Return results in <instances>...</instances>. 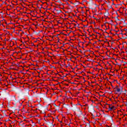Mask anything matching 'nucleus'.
<instances>
[{
  "label": "nucleus",
  "instance_id": "obj_11",
  "mask_svg": "<svg viewBox=\"0 0 127 127\" xmlns=\"http://www.w3.org/2000/svg\"><path fill=\"white\" fill-rule=\"evenodd\" d=\"M57 10L58 13H60L61 12H62V11H61V10Z\"/></svg>",
  "mask_w": 127,
  "mask_h": 127
},
{
  "label": "nucleus",
  "instance_id": "obj_10",
  "mask_svg": "<svg viewBox=\"0 0 127 127\" xmlns=\"http://www.w3.org/2000/svg\"><path fill=\"white\" fill-rule=\"evenodd\" d=\"M89 86H91L92 87V88H94V85H91V84H92V83H90V82H88Z\"/></svg>",
  "mask_w": 127,
  "mask_h": 127
},
{
  "label": "nucleus",
  "instance_id": "obj_3",
  "mask_svg": "<svg viewBox=\"0 0 127 127\" xmlns=\"http://www.w3.org/2000/svg\"><path fill=\"white\" fill-rule=\"evenodd\" d=\"M43 108V106L40 105L38 108L36 109V110H38L39 111H40L41 109Z\"/></svg>",
  "mask_w": 127,
  "mask_h": 127
},
{
  "label": "nucleus",
  "instance_id": "obj_56",
  "mask_svg": "<svg viewBox=\"0 0 127 127\" xmlns=\"http://www.w3.org/2000/svg\"><path fill=\"white\" fill-rule=\"evenodd\" d=\"M109 65H110V66H112V65H111V64H109Z\"/></svg>",
  "mask_w": 127,
  "mask_h": 127
},
{
  "label": "nucleus",
  "instance_id": "obj_9",
  "mask_svg": "<svg viewBox=\"0 0 127 127\" xmlns=\"http://www.w3.org/2000/svg\"><path fill=\"white\" fill-rule=\"evenodd\" d=\"M107 6L109 7V8H113V7L110 5V4H108L107 5Z\"/></svg>",
  "mask_w": 127,
  "mask_h": 127
},
{
  "label": "nucleus",
  "instance_id": "obj_55",
  "mask_svg": "<svg viewBox=\"0 0 127 127\" xmlns=\"http://www.w3.org/2000/svg\"><path fill=\"white\" fill-rule=\"evenodd\" d=\"M124 30L126 31V30H127V29H124Z\"/></svg>",
  "mask_w": 127,
  "mask_h": 127
},
{
  "label": "nucleus",
  "instance_id": "obj_1",
  "mask_svg": "<svg viewBox=\"0 0 127 127\" xmlns=\"http://www.w3.org/2000/svg\"><path fill=\"white\" fill-rule=\"evenodd\" d=\"M121 93V88H117L116 90H115V94H118V93Z\"/></svg>",
  "mask_w": 127,
  "mask_h": 127
},
{
  "label": "nucleus",
  "instance_id": "obj_12",
  "mask_svg": "<svg viewBox=\"0 0 127 127\" xmlns=\"http://www.w3.org/2000/svg\"><path fill=\"white\" fill-rule=\"evenodd\" d=\"M120 89H121V94H122V93H123V92H124V91H123V87H121L120 88Z\"/></svg>",
  "mask_w": 127,
  "mask_h": 127
},
{
  "label": "nucleus",
  "instance_id": "obj_53",
  "mask_svg": "<svg viewBox=\"0 0 127 127\" xmlns=\"http://www.w3.org/2000/svg\"><path fill=\"white\" fill-rule=\"evenodd\" d=\"M107 37H110V36H107Z\"/></svg>",
  "mask_w": 127,
  "mask_h": 127
},
{
  "label": "nucleus",
  "instance_id": "obj_29",
  "mask_svg": "<svg viewBox=\"0 0 127 127\" xmlns=\"http://www.w3.org/2000/svg\"><path fill=\"white\" fill-rule=\"evenodd\" d=\"M31 45H34V44H33V43H32Z\"/></svg>",
  "mask_w": 127,
  "mask_h": 127
},
{
  "label": "nucleus",
  "instance_id": "obj_26",
  "mask_svg": "<svg viewBox=\"0 0 127 127\" xmlns=\"http://www.w3.org/2000/svg\"><path fill=\"white\" fill-rule=\"evenodd\" d=\"M70 3H72V4H75V3H73L72 2H70Z\"/></svg>",
  "mask_w": 127,
  "mask_h": 127
},
{
  "label": "nucleus",
  "instance_id": "obj_52",
  "mask_svg": "<svg viewBox=\"0 0 127 127\" xmlns=\"http://www.w3.org/2000/svg\"><path fill=\"white\" fill-rule=\"evenodd\" d=\"M86 38H89L88 37H87V36H85Z\"/></svg>",
  "mask_w": 127,
  "mask_h": 127
},
{
  "label": "nucleus",
  "instance_id": "obj_38",
  "mask_svg": "<svg viewBox=\"0 0 127 127\" xmlns=\"http://www.w3.org/2000/svg\"><path fill=\"white\" fill-rule=\"evenodd\" d=\"M120 34H122V35H124V34L123 33H120Z\"/></svg>",
  "mask_w": 127,
  "mask_h": 127
},
{
  "label": "nucleus",
  "instance_id": "obj_62",
  "mask_svg": "<svg viewBox=\"0 0 127 127\" xmlns=\"http://www.w3.org/2000/svg\"><path fill=\"white\" fill-rule=\"evenodd\" d=\"M59 34H58V35H57V36H59Z\"/></svg>",
  "mask_w": 127,
  "mask_h": 127
},
{
  "label": "nucleus",
  "instance_id": "obj_4",
  "mask_svg": "<svg viewBox=\"0 0 127 127\" xmlns=\"http://www.w3.org/2000/svg\"><path fill=\"white\" fill-rule=\"evenodd\" d=\"M109 111H112L113 109L115 108V106H112V107H111V106H109Z\"/></svg>",
  "mask_w": 127,
  "mask_h": 127
},
{
  "label": "nucleus",
  "instance_id": "obj_34",
  "mask_svg": "<svg viewBox=\"0 0 127 127\" xmlns=\"http://www.w3.org/2000/svg\"><path fill=\"white\" fill-rule=\"evenodd\" d=\"M82 79H83V80H85V77H82Z\"/></svg>",
  "mask_w": 127,
  "mask_h": 127
},
{
  "label": "nucleus",
  "instance_id": "obj_45",
  "mask_svg": "<svg viewBox=\"0 0 127 127\" xmlns=\"http://www.w3.org/2000/svg\"><path fill=\"white\" fill-rule=\"evenodd\" d=\"M44 67H46L45 65H43V68H44Z\"/></svg>",
  "mask_w": 127,
  "mask_h": 127
},
{
  "label": "nucleus",
  "instance_id": "obj_18",
  "mask_svg": "<svg viewBox=\"0 0 127 127\" xmlns=\"http://www.w3.org/2000/svg\"><path fill=\"white\" fill-rule=\"evenodd\" d=\"M34 33H36V34H39V33H40V32L37 33V32H36V31H34Z\"/></svg>",
  "mask_w": 127,
  "mask_h": 127
},
{
  "label": "nucleus",
  "instance_id": "obj_20",
  "mask_svg": "<svg viewBox=\"0 0 127 127\" xmlns=\"http://www.w3.org/2000/svg\"><path fill=\"white\" fill-rule=\"evenodd\" d=\"M83 26H84V27H87V26H88V24H87V25H84Z\"/></svg>",
  "mask_w": 127,
  "mask_h": 127
},
{
  "label": "nucleus",
  "instance_id": "obj_22",
  "mask_svg": "<svg viewBox=\"0 0 127 127\" xmlns=\"http://www.w3.org/2000/svg\"><path fill=\"white\" fill-rule=\"evenodd\" d=\"M92 17H93V18H94V19H97V18H96V17H95V16H93Z\"/></svg>",
  "mask_w": 127,
  "mask_h": 127
},
{
  "label": "nucleus",
  "instance_id": "obj_15",
  "mask_svg": "<svg viewBox=\"0 0 127 127\" xmlns=\"http://www.w3.org/2000/svg\"><path fill=\"white\" fill-rule=\"evenodd\" d=\"M85 127H90V124H86Z\"/></svg>",
  "mask_w": 127,
  "mask_h": 127
},
{
  "label": "nucleus",
  "instance_id": "obj_64",
  "mask_svg": "<svg viewBox=\"0 0 127 127\" xmlns=\"http://www.w3.org/2000/svg\"><path fill=\"white\" fill-rule=\"evenodd\" d=\"M116 14H118V12L116 13Z\"/></svg>",
  "mask_w": 127,
  "mask_h": 127
},
{
  "label": "nucleus",
  "instance_id": "obj_27",
  "mask_svg": "<svg viewBox=\"0 0 127 127\" xmlns=\"http://www.w3.org/2000/svg\"><path fill=\"white\" fill-rule=\"evenodd\" d=\"M101 47L100 46H99V47H97V48H100Z\"/></svg>",
  "mask_w": 127,
  "mask_h": 127
},
{
  "label": "nucleus",
  "instance_id": "obj_31",
  "mask_svg": "<svg viewBox=\"0 0 127 127\" xmlns=\"http://www.w3.org/2000/svg\"><path fill=\"white\" fill-rule=\"evenodd\" d=\"M125 39H127V36H126V37L124 38Z\"/></svg>",
  "mask_w": 127,
  "mask_h": 127
},
{
  "label": "nucleus",
  "instance_id": "obj_42",
  "mask_svg": "<svg viewBox=\"0 0 127 127\" xmlns=\"http://www.w3.org/2000/svg\"><path fill=\"white\" fill-rule=\"evenodd\" d=\"M54 10H56V8H55L54 9Z\"/></svg>",
  "mask_w": 127,
  "mask_h": 127
},
{
  "label": "nucleus",
  "instance_id": "obj_5",
  "mask_svg": "<svg viewBox=\"0 0 127 127\" xmlns=\"http://www.w3.org/2000/svg\"><path fill=\"white\" fill-rule=\"evenodd\" d=\"M115 81H116L117 84H121V82H119V81H118V80H114V81H113L112 83H114V82H115Z\"/></svg>",
  "mask_w": 127,
  "mask_h": 127
},
{
  "label": "nucleus",
  "instance_id": "obj_48",
  "mask_svg": "<svg viewBox=\"0 0 127 127\" xmlns=\"http://www.w3.org/2000/svg\"><path fill=\"white\" fill-rule=\"evenodd\" d=\"M98 41H99L100 42H101V40H98Z\"/></svg>",
  "mask_w": 127,
  "mask_h": 127
},
{
  "label": "nucleus",
  "instance_id": "obj_19",
  "mask_svg": "<svg viewBox=\"0 0 127 127\" xmlns=\"http://www.w3.org/2000/svg\"><path fill=\"white\" fill-rule=\"evenodd\" d=\"M114 31H115V32H119V31H120V30H118V31H116V30H114Z\"/></svg>",
  "mask_w": 127,
  "mask_h": 127
},
{
  "label": "nucleus",
  "instance_id": "obj_63",
  "mask_svg": "<svg viewBox=\"0 0 127 127\" xmlns=\"http://www.w3.org/2000/svg\"><path fill=\"white\" fill-rule=\"evenodd\" d=\"M89 43H91V42H89Z\"/></svg>",
  "mask_w": 127,
  "mask_h": 127
},
{
  "label": "nucleus",
  "instance_id": "obj_46",
  "mask_svg": "<svg viewBox=\"0 0 127 127\" xmlns=\"http://www.w3.org/2000/svg\"><path fill=\"white\" fill-rule=\"evenodd\" d=\"M62 3V5H64V3Z\"/></svg>",
  "mask_w": 127,
  "mask_h": 127
},
{
  "label": "nucleus",
  "instance_id": "obj_50",
  "mask_svg": "<svg viewBox=\"0 0 127 127\" xmlns=\"http://www.w3.org/2000/svg\"><path fill=\"white\" fill-rule=\"evenodd\" d=\"M72 70H75V68H72Z\"/></svg>",
  "mask_w": 127,
  "mask_h": 127
},
{
  "label": "nucleus",
  "instance_id": "obj_54",
  "mask_svg": "<svg viewBox=\"0 0 127 127\" xmlns=\"http://www.w3.org/2000/svg\"><path fill=\"white\" fill-rule=\"evenodd\" d=\"M110 85H112V82H110Z\"/></svg>",
  "mask_w": 127,
  "mask_h": 127
},
{
  "label": "nucleus",
  "instance_id": "obj_17",
  "mask_svg": "<svg viewBox=\"0 0 127 127\" xmlns=\"http://www.w3.org/2000/svg\"><path fill=\"white\" fill-rule=\"evenodd\" d=\"M115 18L116 20H119V21H121V20L119 19V18H118V17H115Z\"/></svg>",
  "mask_w": 127,
  "mask_h": 127
},
{
  "label": "nucleus",
  "instance_id": "obj_23",
  "mask_svg": "<svg viewBox=\"0 0 127 127\" xmlns=\"http://www.w3.org/2000/svg\"><path fill=\"white\" fill-rule=\"evenodd\" d=\"M58 2H60L61 3H62V2H61V1H60V0H59L58 1Z\"/></svg>",
  "mask_w": 127,
  "mask_h": 127
},
{
  "label": "nucleus",
  "instance_id": "obj_43",
  "mask_svg": "<svg viewBox=\"0 0 127 127\" xmlns=\"http://www.w3.org/2000/svg\"><path fill=\"white\" fill-rule=\"evenodd\" d=\"M43 114H45V112H43Z\"/></svg>",
  "mask_w": 127,
  "mask_h": 127
},
{
  "label": "nucleus",
  "instance_id": "obj_61",
  "mask_svg": "<svg viewBox=\"0 0 127 127\" xmlns=\"http://www.w3.org/2000/svg\"><path fill=\"white\" fill-rule=\"evenodd\" d=\"M54 126H55V125H53V127H54Z\"/></svg>",
  "mask_w": 127,
  "mask_h": 127
},
{
  "label": "nucleus",
  "instance_id": "obj_39",
  "mask_svg": "<svg viewBox=\"0 0 127 127\" xmlns=\"http://www.w3.org/2000/svg\"><path fill=\"white\" fill-rule=\"evenodd\" d=\"M96 34H100V33H98V32H96Z\"/></svg>",
  "mask_w": 127,
  "mask_h": 127
},
{
  "label": "nucleus",
  "instance_id": "obj_2",
  "mask_svg": "<svg viewBox=\"0 0 127 127\" xmlns=\"http://www.w3.org/2000/svg\"><path fill=\"white\" fill-rule=\"evenodd\" d=\"M46 124L48 126H53V123H50V122H49V121L46 122Z\"/></svg>",
  "mask_w": 127,
  "mask_h": 127
},
{
  "label": "nucleus",
  "instance_id": "obj_59",
  "mask_svg": "<svg viewBox=\"0 0 127 127\" xmlns=\"http://www.w3.org/2000/svg\"><path fill=\"white\" fill-rule=\"evenodd\" d=\"M74 68H77V65Z\"/></svg>",
  "mask_w": 127,
  "mask_h": 127
},
{
  "label": "nucleus",
  "instance_id": "obj_47",
  "mask_svg": "<svg viewBox=\"0 0 127 127\" xmlns=\"http://www.w3.org/2000/svg\"><path fill=\"white\" fill-rule=\"evenodd\" d=\"M111 86L113 88H114V86H113V85H111Z\"/></svg>",
  "mask_w": 127,
  "mask_h": 127
},
{
  "label": "nucleus",
  "instance_id": "obj_36",
  "mask_svg": "<svg viewBox=\"0 0 127 127\" xmlns=\"http://www.w3.org/2000/svg\"><path fill=\"white\" fill-rule=\"evenodd\" d=\"M91 83H96V82H95V81H93V82L92 81Z\"/></svg>",
  "mask_w": 127,
  "mask_h": 127
},
{
  "label": "nucleus",
  "instance_id": "obj_25",
  "mask_svg": "<svg viewBox=\"0 0 127 127\" xmlns=\"http://www.w3.org/2000/svg\"><path fill=\"white\" fill-rule=\"evenodd\" d=\"M79 93H80V92H76V95H78V94H79Z\"/></svg>",
  "mask_w": 127,
  "mask_h": 127
},
{
  "label": "nucleus",
  "instance_id": "obj_8",
  "mask_svg": "<svg viewBox=\"0 0 127 127\" xmlns=\"http://www.w3.org/2000/svg\"><path fill=\"white\" fill-rule=\"evenodd\" d=\"M91 111H92V112H93V113H95L96 112L95 111V109H94V108H91Z\"/></svg>",
  "mask_w": 127,
  "mask_h": 127
},
{
  "label": "nucleus",
  "instance_id": "obj_30",
  "mask_svg": "<svg viewBox=\"0 0 127 127\" xmlns=\"http://www.w3.org/2000/svg\"><path fill=\"white\" fill-rule=\"evenodd\" d=\"M114 26L117 28V25H115Z\"/></svg>",
  "mask_w": 127,
  "mask_h": 127
},
{
  "label": "nucleus",
  "instance_id": "obj_60",
  "mask_svg": "<svg viewBox=\"0 0 127 127\" xmlns=\"http://www.w3.org/2000/svg\"><path fill=\"white\" fill-rule=\"evenodd\" d=\"M57 119L58 120V117H57Z\"/></svg>",
  "mask_w": 127,
  "mask_h": 127
},
{
  "label": "nucleus",
  "instance_id": "obj_35",
  "mask_svg": "<svg viewBox=\"0 0 127 127\" xmlns=\"http://www.w3.org/2000/svg\"><path fill=\"white\" fill-rule=\"evenodd\" d=\"M117 5H122V4H117Z\"/></svg>",
  "mask_w": 127,
  "mask_h": 127
},
{
  "label": "nucleus",
  "instance_id": "obj_28",
  "mask_svg": "<svg viewBox=\"0 0 127 127\" xmlns=\"http://www.w3.org/2000/svg\"><path fill=\"white\" fill-rule=\"evenodd\" d=\"M66 86H69L68 84H65Z\"/></svg>",
  "mask_w": 127,
  "mask_h": 127
},
{
  "label": "nucleus",
  "instance_id": "obj_7",
  "mask_svg": "<svg viewBox=\"0 0 127 127\" xmlns=\"http://www.w3.org/2000/svg\"><path fill=\"white\" fill-rule=\"evenodd\" d=\"M11 81V82H12V83H17H17H18V82H17V81H16V80H10Z\"/></svg>",
  "mask_w": 127,
  "mask_h": 127
},
{
  "label": "nucleus",
  "instance_id": "obj_13",
  "mask_svg": "<svg viewBox=\"0 0 127 127\" xmlns=\"http://www.w3.org/2000/svg\"><path fill=\"white\" fill-rule=\"evenodd\" d=\"M67 82H68V83H70V84H75V82H70L69 80H67Z\"/></svg>",
  "mask_w": 127,
  "mask_h": 127
},
{
  "label": "nucleus",
  "instance_id": "obj_21",
  "mask_svg": "<svg viewBox=\"0 0 127 127\" xmlns=\"http://www.w3.org/2000/svg\"><path fill=\"white\" fill-rule=\"evenodd\" d=\"M104 1H105V3H108V2H107V1H106V0H104Z\"/></svg>",
  "mask_w": 127,
  "mask_h": 127
},
{
  "label": "nucleus",
  "instance_id": "obj_40",
  "mask_svg": "<svg viewBox=\"0 0 127 127\" xmlns=\"http://www.w3.org/2000/svg\"><path fill=\"white\" fill-rule=\"evenodd\" d=\"M124 35H126L127 34L126 33H125V34H123Z\"/></svg>",
  "mask_w": 127,
  "mask_h": 127
},
{
  "label": "nucleus",
  "instance_id": "obj_49",
  "mask_svg": "<svg viewBox=\"0 0 127 127\" xmlns=\"http://www.w3.org/2000/svg\"><path fill=\"white\" fill-rule=\"evenodd\" d=\"M107 89H111V87H109V88H107Z\"/></svg>",
  "mask_w": 127,
  "mask_h": 127
},
{
  "label": "nucleus",
  "instance_id": "obj_57",
  "mask_svg": "<svg viewBox=\"0 0 127 127\" xmlns=\"http://www.w3.org/2000/svg\"><path fill=\"white\" fill-rule=\"evenodd\" d=\"M66 3H67V4H69V3H68V2H66Z\"/></svg>",
  "mask_w": 127,
  "mask_h": 127
},
{
  "label": "nucleus",
  "instance_id": "obj_24",
  "mask_svg": "<svg viewBox=\"0 0 127 127\" xmlns=\"http://www.w3.org/2000/svg\"><path fill=\"white\" fill-rule=\"evenodd\" d=\"M117 87H118V86H116V88H114V89L116 90V89L118 88Z\"/></svg>",
  "mask_w": 127,
  "mask_h": 127
},
{
  "label": "nucleus",
  "instance_id": "obj_51",
  "mask_svg": "<svg viewBox=\"0 0 127 127\" xmlns=\"http://www.w3.org/2000/svg\"><path fill=\"white\" fill-rule=\"evenodd\" d=\"M92 116L93 117H94V115H93V114H92Z\"/></svg>",
  "mask_w": 127,
  "mask_h": 127
},
{
  "label": "nucleus",
  "instance_id": "obj_16",
  "mask_svg": "<svg viewBox=\"0 0 127 127\" xmlns=\"http://www.w3.org/2000/svg\"><path fill=\"white\" fill-rule=\"evenodd\" d=\"M122 20H123L124 23H126V20L124 18H122Z\"/></svg>",
  "mask_w": 127,
  "mask_h": 127
},
{
  "label": "nucleus",
  "instance_id": "obj_14",
  "mask_svg": "<svg viewBox=\"0 0 127 127\" xmlns=\"http://www.w3.org/2000/svg\"><path fill=\"white\" fill-rule=\"evenodd\" d=\"M68 66H70V68H72V66H71V65L68 64V65L65 66V68H68Z\"/></svg>",
  "mask_w": 127,
  "mask_h": 127
},
{
  "label": "nucleus",
  "instance_id": "obj_6",
  "mask_svg": "<svg viewBox=\"0 0 127 127\" xmlns=\"http://www.w3.org/2000/svg\"><path fill=\"white\" fill-rule=\"evenodd\" d=\"M105 16H106L107 17H108V15H109V12H106V13L105 14Z\"/></svg>",
  "mask_w": 127,
  "mask_h": 127
},
{
  "label": "nucleus",
  "instance_id": "obj_33",
  "mask_svg": "<svg viewBox=\"0 0 127 127\" xmlns=\"http://www.w3.org/2000/svg\"><path fill=\"white\" fill-rule=\"evenodd\" d=\"M112 5H115V3H112Z\"/></svg>",
  "mask_w": 127,
  "mask_h": 127
},
{
  "label": "nucleus",
  "instance_id": "obj_32",
  "mask_svg": "<svg viewBox=\"0 0 127 127\" xmlns=\"http://www.w3.org/2000/svg\"><path fill=\"white\" fill-rule=\"evenodd\" d=\"M124 48H125V47H124V46H123V47H122V49H124Z\"/></svg>",
  "mask_w": 127,
  "mask_h": 127
},
{
  "label": "nucleus",
  "instance_id": "obj_41",
  "mask_svg": "<svg viewBox=\"0 0 127 127\" xmlns=\"http://www.w3.org/2000/svg\"><path fill=\"white\" fill-rule=\"evenodd\" d=\"M94 32H96V30H93Z\"/></svg>",
  "mask_w": 127,
  "mask_h": 127
},
{
  "label": "nucleus",
  "instance_id": "obj_37",
  "mask_svg": "<svg viewBox=\"0 0 127 127\" xmlns=\"http://www.w3.org/2000/svg\"><path fill=\"white\" fill-rule=\"evenodd\" d=\"M120 80H124V77H123V78L120 79Z\"/></svg>",
  "mask_w": 127,
  "mask_h": 127
},
{
  "label": "nucleus",
  "instance_id": "obj_58",
  "mask_svg": "<svg viewBox=\"0 0 127 127\" xmlns=\"http://www.w3.org/2000/svg\"><path fill=\"white\" fill-rule=\"evenodd\" d=\"M70 33L67 34V35H69Z\"/></svg>",
  "mask_w": 127,
  "mask_h": 127
},
{
  "label": "nucleus",
  "instance_id": "obj_44",
  "mask_svg": "<svg viewBox=\"0 0 127 127\" xmlns=\"http://www.w3.org/2000/svg\"><path fill=\"white\" fill-rule=\"evenodd\" d=\"M86 21V20H84V21H83V22H85Z\"/></svg>",
  "mask_w": 127,
  "mask_h": 127
}]
</instances>
